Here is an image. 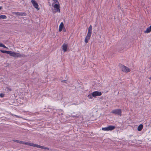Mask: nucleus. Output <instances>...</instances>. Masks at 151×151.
Here are the masks:
<instances>
[{
  "instance_id": "obj_2",
  "label": "nucleus",
  "mask_w": 151,
  "mask_h": 151,
  "mask_svg": "<svg viewBox=\"0 0 151 151\" xmlns=\"http://www.w3.org/2000/svg\"><path fill=\"white\" fill-rule=\"evenodd\" d=\"M92 26L91 25L88 28L87 34L85 38L84 41L86 43H87L88 42V41L90 40V38L92 33Z\"/></svg>"
},
{
  "instance_id": "obj_3",
  "label": "nucleus",
  "mask_w": 151,
  "mask_h": 151,
  "mask_svg": "<svg viewBox=\"0 0 151 151\" xmlns=\"http://www.w3.org/2000/svg\"><path fill=\"white\" fill-rule=\"evenodd\" d=\"M52 6L54 7V9L53 10V12L55 13L57 12H60V6L59 4H56L53 6Z\"/></svg>"
},
{
  "instance_id": "obj_26",
  "label": "nucleus",
  "mask_w": 151,
  "mask_h": 151,
  "mask_svg": "<svg viewBox=\"0 0 151 151\" xmlns=\"http://www.w3.org/2000/svg\"><path fill=\"white\" fill-rule=\"evenodd\" d=\"M61 82H64L65 83H66V81H61Z\"/></svg>"
},
{
  "instance_id": "obj_28",
  "label": "nucleus",
  "mask_w": 151,
  "mask_h": 151,
  "mask_svg": "<svg viewBox=\"0 0 151 151\" xmlns=\"http://www.w3.org/2000/svg\"><path fill=\"white\" fill-rule=\"evenodd\" d=\"M73 117H78V116H73Z\"/></svg>"
},
{
  "instance_id": "obj_11",
  "label": "nucleus",
  "mask_w": 151,
  "mask_h": 151,
  "mask_svg": "<svg viewBox=\"0 0 151 151\" xmlns=\"http://www.w3.org/2000/svg\"><path fill=\"white\" fill-rule=\"evenodd\" d=\"M64 27V24L63 23V22H62L61 23L59 27V32H61L63 28Z\"/></svg>"
},
{
  "instance_id": "obj_9",
  "label": "nucleus",
  "mask_w": 151,
  "mask_h": 151,
  "mask_svg": "<svg viewBox=\"0 0 151 151\" xmlns=\"http://www.w3.org/2000/svg\"><path fill=\"white\" fill-rule=\"evenodd\" d=\"M31 2L33 6L35 8L37 9L38 10L39 9L38 8V5L35 0H32L31 1Z\"/></svg>"
},
{
  "instance_id": "obj_7",
  "label": "nucleus",
  "mask_w": 151,
  "mask_h": 151,
  "mask_svg": "<svg viewBox=\"0 0 151 151\" xmlns=\"http://www.w3.org/2000/svg\"><path fill=\"white\" fill-rule=\"evenodd\" d=\"M49 1V5L51 6V4L52 6H53V5L56 4H59V2L57 0H48Z\"/></svg>"
},
{
  "instance_id": "obj_8",
  "label": "nucleus",
  "mask_w": 151,
  "mask_h": 151,
  "mask_svg": "<svg viewBox=\"0 0 151 151\" xmlns=\"http://www.w3.org/2000/svg\"><path fill=\"white\" fill-rule=\"evenodd\" d=\"M92 94L93 97L99 96L101 95L102 93L101 92L95 91L92 93Z\"/></svg>"
},
{
  "instance_id": "obj_19",
  "label": "nucleus",
  "mask_w": 151,
  "mask_h": 151,
  "mask_svg": "<svg viewBox=\"0 0 151 151\" xmlns=\"http://www.w3.org/2000/svg\"><path fill=\"white\" fill-rule=\"evenodd\" d=\"M29 145L35 147L36 144H34L33 143H29Z\"/></svg>"
},
{
  "instance_id": "obj_4",
  "label": "nucleus",
  "mask_w": 151,
  "mask_h": 151,
  "mask_svg": "<svg viewBox=\"0 0 151 151\" xmlns=\"http://www.w3.org/2000/svg\"><path fill=\"white\" fill-rule=\"evenodd\" d=\"M121 70L124 72L128 73L130 71V69L124 65H122L120 67Z\"/></svg>"
},
{
  "instance_id": "obj_22",
  "label": "nucleus",
  "mask_w": 151,
  "mask_h": 151,
  "mask_svg": "<svg viewBox=\"0 0 151 151\" xmlns=\"http://www.w3.org/2000/svg\"><path fill=\"white\" fill-rule=\"evenodd\" d=\"M35 147H37L38 148H41V147H42V146H40V145H36Z\"/></svg>"
},
{
  "instance_id": "obj_29",
  "label": "nucleus",
  "mask_w": 151,
  "mask_h": 151,
  "mask_svg": "<svg viewBox=\"0 0 151 151\" xmlns=\"http://www.w3.org/2000/svg\"><path fill=\"white\" fill-rule=\"evenodd\" d=\"M149 79H151V77Z\"/></svg>"
},
{
  "instance_id": "obj_1",
  "label": "nucleus",
  "mask_w": 151,
  "mask_h": 151,
  "mask_svg": "<svg viewBox=\"0 0 151 151\" xmlns=\"http://www.w3.org/2000/svg\"><path fill=\"white\" fill-rule=\"evenodd\" d=\"M0 51L1 52L9 54L10 56L18 58L25 56L24 55H21L20 53H17L11 51H7L1 50H0Z\"/></svg>"
},
{
  "instance_id": "obj_10",
  "label": "nucleus",
  "mask_w": 151,
  "mask_h": 151,
  "mask_svg": "<svg viewBox=\"0 0 151 151\" xmlns=\"http://www.w3.org/2000/svg\"><path fill=\"white\" fill-rule=\"evenodd\" d=\"M62 49L63 51L64 52H65L67 51L68 45L67 44L64 43L63 44L62 46Z\"/></svg>"
},
{
  "instance_id": "obj_23",
  "label": "nucleus",
  "mask_w": 151,
  "mask_h": 151,
  "mask_svg": "<svg viewBox=\"0 0 151 151\" xmlns=\"http://www.w3.org/2000/svg\"><path fill=\"white\" fill-rule=\"evenodd\" d=\"M41 148L45 149V150H49V148L47 147H46L44 146H42V147H41Z\"/></svg>"
},
{
  "instance_id": "obj_5",
  "label": "nucleus",
  "mask_w": 151,
  "mask_h": 151,
  "mask_svg": "<svg viewBox=\"0 0 151 151\" xmlns=\"http://www.w3.org/2000/svg\"><path fill=\"white\" fill-rule=\"evenodd\" d=\"M115 128V126L110 125L108 127L102 128V130L103 131H111L114 129Z\"/></svg>"
},
{
  "instance_id": "obj_15",
  "label": "nucleus",
  "mask_w": 151,
  "mask_h": 151,
  "mask_svg": "<svg viewBox=\"0 0 151 151\" xmlns=\"http://www.w3.org/2000/svg\"><path fill=\"white\" fill-rule=\"evenodd\" d=\"M6 91H7L8 92H9V91H12V89L9 87H6Z\"/></svg>"
},
{
  "instance_id": "obj_20",
  "label": "nucleus",
  "mask_w": 151,
  "mask_h": 151,
  "mask_svg": "<svg viewBox=\"0 0 151 151\" xmlns=\"http://www.w3.org/2000/svg\"><path fill=\"white\" fill-rule=\"evenodd\" d=\"M14 142H17L18 143H20V144H22V141H19V140H14Z\"/></svg>"
},
{
  "instance_id": "obj_18",
  "label": "nucleus",
  "mask_w": 151,
  "mask_h": 151,
  "mask_svg": "<svg viewBox=\"0 0 151 151\" xmlns=\"http://www.w3.org/2000/svg\"><path fill=\"white\" fill-rule=\"evenodd\" d=\"M88 97L89 99H92L93 98V96L92 93H91L88 95Z\"/></svg>"
},
{
  "instance_id": "obj_12",
  "label": "nucleus",
  "mask_w": 151,
  "mask_h": 151,
  "mask_svg": "<svg viewBox=\"0 0 151 151\" xmlns=\"http://www.w3.org/2000/svg\"><path fill=\"white\" fill-rule=\"evenodd\" d=\"M151 31V26H150L149 27H148L145 31L144 32L145 33H148L150 32Z\"/></svg>"
},
{
  "instance_id": "obj_17",
  "label": "nucleus",
  "mask_w": 151,
  "mask_h": 151,
  "mask_svg": "<svg viewBox=\"0 0 151 151\" xmlns=\"http://www.w3.org/2000/svg\"><path fill=\"white\" fill-rule=\"evenodd\" d=\"M0 47H3L6 48H8V47H6L5 45L1 43H0Z\"/></svg>"
},
{
  "instance_id": "obj_25",
  "label": "nucleus",
  "mask_w": 151,
  "mask_h": 151,
  "mask_svg": "<svg viewBox=\"0 0 151 151\" xmlns=\"http://www.w3.org/2000/svg\"><path fill=\"white\" fill-rule=\"evenodd\" d=\"M13 115L17 117V118H21V117L18 116H17V115Z\"/></svg>"
},
{
  "instance_id": "obj_27",
  "label": "nucleus",
  "mask_w": 151,
  "mask_h": 151,
  "mask_svg": "<svg viewBox=\"0 0 151 151\" xmlns=\"http://www.w3.org/2000/svg\"><path fill=\"white\" fill-rule=\"evenodd\" d=\"M2 8V6H0V10H1Z\"/></svg>"
},
{
  "instance_id": "obj_21",
  "label": "nucleus",
  "mask_w": 151,
  "mask_h": 151,
  "mask_svg": "<svg viewBox=\"0 0 151 151\" xmlns=\"http://www.w3.org/2000/svg\"><path fill=\"white\" fill-rule=\"evenodd\" d=\"M29 142L22 141V144H24V145H29Z\"/></svg>"
},
{
  "instance_id": "obj_13",
  "label": "nucleus",
  "mask_w": 151,
  "mask_h": 151,
  "mask_svg": "<svg viewBox=\"0 0 151 151\" xmlns=\"http://www.w3.org/2000/svg\"><path fill=\"white\" fill-rule=\"evenodd\" d=\"M143 128V125L142 124H140L138 127L137 130L139 131H141Z\"/></svg>"
},
{
  "instance_id": "obj_16",
  "label": "nucleus",
  "mask_w": 151,
  "mask_h": 151,
  "mask_svg": "<svg viewBox=\"0 0 151 151\" xmlns=\"http://www.w3.org/2000/svg\"><path fill=\"white\" fill-rule=\"evenodd\" d=\"M7 18V17L5 15H0V19H6Z\"/></svg>"
},
{
  "instance_id": "obj_24",
  "label": "nucleus",
  "mask_w": 151,
  "mask_h": 151,
  "mask_svg": "<svg viewBox=\"0 0 151 151\" xmlns=\"http://www.w3.org/2000/svg\"><path fill=\"white\" fill-rule=\"evenodd\" d=\"M4 94L3 93H1L0 94V97L1 98H3L4 97Z\"/></svg>"
},
{
  "instance_id": "obj_6",
  "label": "nucleus",
  "mask_w": 151,
  "mask_h": 151,
  "mask_svg": "<svg viewBox=\"0 0 151 151\" xmlns=\"http://www.w3.org/2000/svg\"><path fill=\"white\" fill-rule=\"evenodd\" d=\"M111 113L115 115H119L120 116L122 115V111L120 109H115L112 111Z\"/></svg>"
},
{
  "instance_id": "obj_14",
  "label": "nucleus",
  "mask_w": 151,
  "mask_h": 151,
  "mask_svg": "<svg viewBox=\"0 0 151 151\" xmlns=\"http://www.w3.org/2000/svg\"><path fill=\"white\" fill-rule=\"evenodd\" d=\"M16 14L19 16H22L24 15H26V13H20V12H17L16 13Z\"/></svg>"
}]
</instances>
